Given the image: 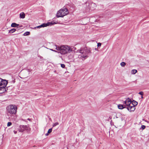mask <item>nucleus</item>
Wrapping results in <instances>:
<instances>
[{"label": "nucleus", "instance_id": "423d86ee", "mask_svg": "<svg viewBox=\"0 0 149 149\" xmlns=\"http://www.w3.org/2000/svg\"><path fill=\"white\" fill-rule=\"evenodd\" d=\"M56 23H55L54 22H48L47 23H44L42 24L40 26H37L36 27V28H40L41 27H46L48 26H51L53 24H56Z\"/></svg>", "mask_w": 149, "mask_h": 149}, {"label": "nucleus", "instance_id": "f3484780", "mask_svg": "<svg viewBox=\"0 0 149 149\" xmlns=\"http://www.w3.org/2000/svg\"><path fill=\"white\" fill-rule=\"evenodd\" d=\"M137 71L136 70L134 69L132 70L131 71V73L132 74H135V73H136V72H137Z\"/></svg>", "mask_w": 149, "mask_h": 149}, {"label": "nucleus", "instance_id": "412c9836", "mask_svg": "<svg viewBox=\"0 0 149 149\" xmlns=\"http://www.w3.org/2000/svg\"><path fill=\"white\" fill-rule=\"evenodd\" d=\"M126 65V63L124 62H122L120 63V65L122 67H124Z\"/></svg>", "mask_w": 149, "mask_h": 149}, {"label": "nucleus", "instance_id": "20e7f679", "mask_svg": "<svg viewBox=\"0 0 149 149\" xmlns=\"http://www.w3.org/2000/svg\"><path fill=\"white\" fill-rule=\"evenodd\" d=\"M69 13L68 10L66 8H62L58 10L56 13L57 17H63Z\"/></svg>", "mask_w": 149, "mask_h": 149}, {"label": "nucleus", "instance_id": "2eb2a0df", "mask_svg": "<svg viewBox=\"0 0 149 149\" xmlns=\"http://www.w3.org/2000/svg\"><path fill=\"white\" fill-rule=\"evenodd\" d=\"M5 87H0V93H3L5 90Z\"/></svg>", "mask_w": 149, "mask_h": 149}, {"label": "nucleus", "instance_id": "dca6fc26", "mask_svg": "<svg viewBox=\"0 0 149 149\" xmlns=\"http://www.w3.org/2000/svg\"><path fill=\"white\" fill-rule=\"evenodd\" d=\"M132 106H134L135 107V106L137 105L138 104L137 102L134 100H133L132 102Z\"/></svg>", "mask_w": 149, "mask_h": 149}, {"label": "nucleus", "instance_id": "6e6552de", "mask_svg": "<svg viewBox=\"0 0 149 149\" xmlns=\"http://www.w3.org/2000/svg\"><path fill=\"white\" fill-rule=\"evenodd\" d=\"M132 102L130 99L129 98H127L125 101H123V103L125 104V106H129Z\"/></svg>", "mask_w": 149, "mask_h": 149}, {"label": "nucleus", "instance_id": "cd10ccee", "mask_svg": "<svg viewBox=\"0 0 149 149\" xmlns=\"http://www.w3.org/2000/svg\"><path fill=\"white\" fill-rule=\"evenodd\" d=\"M13 132L15 134H16L17 133V131H16L14 130Z\"/></svg>", "mask_w": 149, "mask_h": 149}, {"label": "nucleus", "instance_id": "ddd939ff", "mask_svg": "<svg viewBox=\"0 0 149 149\" xmlns=\"http://www.w3.org/2000/svg\"><path fill=\"white\" fill-rule=\"evenodd\" d=\"M20 17L21 18H24L25 17V14L24 12H22L20 14Z\"/></svg>", "mask_w": 149, "mask_h": 149}, {"label": "nucleus", "instance_id": "b1692460", "mask_svg": "<svg viewBox=\"0 0 149 149\" xmlns=\"http://www.w3.org/2000/svg\"><path fill=\"white\" fill-rule=\"evenodd\" d=\"M101 43L99 42V43H97V46L98 47H100L101 46Z\"/></svg>", "mask_w": 149, "mask_h": 149}, {"label": "nucleus", "instance_id": "7ed1b4c3", "mask_svg": "<svg viewBox=\"0 0 149 149\" xmlns=\"http://www.w3.org/2000/svg\"><path fill=\"white\" fill-rule=\"evenodd\" d=\"M6 109L7 114L11 115H15L17 113V107L15 105L12 104L8 106Z\"/></svg>", "mask_w": 149, "mask_h": 149}, {"label": "nucleus", "instance_id": "4be33fe9", "mask_svg": "<svg viewBox=\"0 0 149 149\" xmlns=\"http://www.w3.org/2000/svg\"><path fill=\"white\" fill-rule=\"evenodd\" d=\"M59 124V123L58 122L56 123L53 124L52 126L53 127H54Z\"/></svg>", "mask_w": 149, "mask_h": 149}, {"label": "nucleus", "instance_id": "0eeeda50", "mask_svg": "<svg viewBox=\"0 0 149 149\" xmlns=\"http://www.w3.org/2000/svg\"><path fill=\"white\" fill-rule=\"evenodd\" d=\"M7 81L0 78V86L2 87H5L7 84Z\"/></svg>", "mask_w": 149, "mask_h": 149}, {"label": "nucleus", "instance_id": "7c9ffc66", "mask_svg": "<svg viewBox=\"0 0 149 149\" xmlns=\"http://www.w3.org/2000/svg\"><path fill=\"white\" fill-rule=\"evenodd\" d=\"M95 49L96 50H97V49H96V48H95Z\"/></svg>", "mask_w": 149, "mask_h": 149}, {"label": "nucleus", "instance_id": "c85d7f7f", "mask_svg": "<svg viewBox=\"0 0 149 149\" xmlns=\"http://www.w3.org/2000/svg\"><path fill=\"white\" fill-rule=\"evenodd\" d=\"M141 98H143V95H142V96H141Z\"/></svg>", "mask_w": 149, "mask_h": 149}, {"label": "nucleus", "instance_id": "f257e3e1", "mask_svg": "<svg viewBox=\"0 0 149 149\" xmlns=\"http://www.w3.org/2000/svg\"><path fill=\"white\" fill-rule=\"evenodd\" d=\"M58 51L53 49H50V50L56 53H60L61 54H65L70 53L72 51L71 47L66 45H62L59 46V48H58Z\"/></svg>", "mask_w": 149, "mask_h": 149}, {"label": "nucleus", "instance_id": "4468645a", "mask_svg": "<svg viewBox=\"0 0 149 149\" xmlns=\"http://www.w3.org/2000/svg\"><path fill=\"white\" fill-rule=\"evenodd\" d=\"M19 25V24H17L15 23H13L11 24V26L12 27H17Z\"/></svg>", "mask_w": 149, "mask_h": 149}, {"label": "nucleus", "instance_id": "9b49d317", "mask_svg": "<svg viewBox=\"0 0 149 149\" xmlns=\"http://www.w3.org/2000/svg\"><path fill=\"white\" fill-rule=\"evenodd\" d=\"M127 109L130 112L133 111L135 109V107L134 106H129Z\"/></svg>", "mask_w": 149, "mask_h": 149}, {"label": "nucleus", "instance_id": "bb28decb", "mask_svg": "<svg viewBox=\"0 0 149 149\" xmlns=\"http://www.w3.org/2000/svg\"><path fill=\"white\" fill-rule=\"evenodd\" d=\"M139 94L143 95V92L142 91L140 92L139 93Z\"/></svg>", "mask_w": 149, "mask_h": 149}, {"label": "nucleus", "instance_id": "9d476101", "mask_svg": "<svg viewBox=\"0 0 149 149\" xmlns=\"http://www.w3.org/2000/svg\"><path fill=\"white\" fill-rule=\"evenodd\" d=\"M51 47L52 48V49H56V51H58V48H59L60 46H58L57 45H56L54 44L53 43H52L51 44ZM47 48V49H49V48Z\"/></svg>", "mask_w": 149, "mask_h": 149}, {"label": "nucleus", "instance_id": "6ab92c4d", "mask_svg": "<svg viewBox=\"0 0 149 149\" xmlns=\"http://www.w3.org/2000/svg\"><path fill=\"white\" fill-rule=\"evenodd\" d=\"M52 129L50 128L49 129L47 132V133L45 134L46 136H48L49 134L50 133L52 132Z\"/></svg>", "mask_w": 149, "mask_h": 149}, {"label": "nucleus", "instance_id": "a211bd4d", "mask_svg": "<svg viewBox=\"0 0 149 149\" xmlns=\"http://www.w3.org/2000/svg\"><path fill=\"white\" fill-rule=\"evenodd\" d=\"M16 31V29H15L13 28L10 30H9V33H13V32H15Z\"/></svg>", "mask_w": 149, "mask_h": 149}, {"label": "nucleus", "instance_id": "393cba45", "mask_svg": "<svg viewBox=\"0 0 149 149\" xmlns=\"http://www.w3.org/2000/svg\"><path fill=\"white\" fill-rule=\"evenodd\" d=\"M146 127V126L145 125H142L141 126V128L143 129V130L145 129Z\"/></svg>", "mask_w": 149, "mask_h": 149}, {"label": "nucleus", "instance_id": "f8f14e48", "mask_svg": "<svg viewBox=\"0 0 149 149\" xmlns=\"http://www.w3.org/2000/svg\"><path fill=\"white\" fill-rule=\"evenodd\" d=\"M118 108L119 109H122L126 107L125 106V104H119L118 106Z\"/></svg>", "mask_w": 149, "mask_h": 149}, {"label": "nucleus", "instance_id": "c756f323", "mask_svg": "<svg viewBox=\"0 0 149 149\" xmlns=\"http://www.w3.org/2000/svg\"><path fill=\"white\" fill-rule=\"evenodd\" d=\"M28 120H30V119H29V118H28Z\"/></svg>", "mask_w": 149, "mask_h": 149}, {"label": "nucleus", "instance_id": "39448f33", "mask_svg": "<svg viewBox=\"0 0 149 149\" xmlns=\"http://www.w3.org/2000/svg\"><path fill=\"white\" fill-rule=\"evenodd\" d=\"M19 131L20 132H23L26 131L27 132H29L31 130V128L28 125H20L19 126Z\"/></svg>", "mask_w": 149, "mask_h": 149}, {"label": "nucleus", "instance_id": "5701e85b", "mask_svg": "<svg viewBox=\"0 0 149 149\" xmlns=\"http://www.w3.org/2000/svg\"><path fill=\"white\" fill-rule=\"evenodd\" d=\"M12 125V123L10 122H8L7 123V126L9 127Z\"/></svg>", "mask_w": 149, "mask_h": 149}, {"label": "nucleus", "instance_id": "aec40b11", "mask_svg": "<svg viewBox=\"0 0 149 149\" xmlns=\"http://www.w3.org/2000/svg\"><path fill=\"white\" fill-rule=\"evenodd\" d=\"M30 33L29 32L27 31L24 33V36H26L29 35Z\"/></svg>", "mask_w": 149, "mask_h": 149}, {"label": "nucleus", "instance_id": "a878e982", "mask_svg": "<svg viewBox=\"0 0 149 149\" xmlns=\"http://www.w3.org/2000/svg\"><path fill=\"white\" fill-rule=\"evenodd\" d=\"M61 67L63 68H64L65 67V65L64 64H61Z\"/></svg>", "mask_w": 149, "mask_h": 149}, {"label": "nucleus", "instance_id": "f03ea898", "mask_svg": "<svg viewBox=\"0 0 149 149\" xmlns=\"http://www.w3.org/2000/svg\"><path fill=\"white\" fill-rule=\"evenodd\" d=\"M77 52L79 53L78 58L84 60L88 57L89 54L91 53V51L85 48L77 50Z\"/></svg>", "mask_w": 149, "mask_h": 149}, {"label": "nucleus", "instance_id": "1a4fd4ad", "mask_svg": "<svg viewBox=\"0 0 149 149\" xmlns=\"http://www.w3.org/2000/svg\"><path fill=\"white\" fill-rule=\"evenodd\" d=\"M96 7V5L94 3H91L89 4L88 6V8L89 10H92L95 9Z\"/></svg>", "mask_w": 149, "mask_h": 149}]
</instances>
